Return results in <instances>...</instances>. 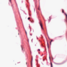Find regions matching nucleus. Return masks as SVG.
<instances>
[{"label": "nucleus", "mask_w": 67, "mask_h": 67, "mask_svg": "<svg viewBox=\"0 0 67 67\" xmlns=\"http://www.w3.org/2000/svg\"><path fill=\"white\" fill-rule=\"evenodd\" d=\"M33 32H34V30H33Z\"/></svg>", "instance_id": "16"}, {"label": "nucleus", "mask_w": 67, "mask_h": 67, "mask_svg": "<svg viewBox=\"0 0 67 67\" xmlns=\"http://www.w3.org/2000/svg\"><path fill=\"white\" fill-rule=\"evenodd\" d=\"M62 13H64V9H62Z\"/></svg>", "instance_id": "8"}, {"label": "nucleus", "mask_w": 67, "mask_h": 67, "mask_svg": "<svg viewBox=\"0 0 67 67\" xmlns=\"http://www.w3.org/2000/svg\"><path fill=\"white\" fill-rule=\"evenodd\" d=\"M33 61V58H32V62H31V66L32 67V61Z\"/></svg>", "instance_id": "3"}, {"label": "nucleus", "mask_w": 67, "mask_h": 67, "mask_svg": "<svg viewBox=\"0 0 67 67\" xmlns=\"http://www.w3.org/2000/svg\"><path fill=\"white\" fill-rule=\"evenodd\" d=\"M64 14L66 16V19H67V14H66V13H65Z\"/></svg>", "instance_id": "2"}, {"label": "nucleus", "mask_w": 67, "mask_h": 67, "mask_svg": "<svg viewBox=\"0 0 67 67\" xmlns=\"http://www.w3.org/2000/svg\"><path fill=\"white\" fill-rule=\"evenodd\" d=\"M22 50H23V49H22Z\"/></svg>", "instance_id": "20"}, {"label": "nucleus", "mask_w": 67, "mask_h": 67, "mask_svg": "<svg viewBox=\"0 0 67 67\" xmlns=\"http://www.w3.org/2000/svg\"><path fill=\"white\" fill-rule=\"evenodd\" d=\"M30 17H29L28 18V20H30Z\"/></svg>", "instance_id": "9"}, {"label": "nucleus", "mask_w": 67, "mask_h": 67, "mask_svg": "<svg viewBox=\"0 0 67 67\" xmlns=\"http://www.w3.org/2000/svg\"><path fill=\"white\" fill-rule=\"evenodd\" d=\"M33 39H32V42L33 41Z\"/></svg>", "instance_id": "14"}, {"label": "nucleus", "mask_w": 67, "mask_h": 67, "mask_svg": "<svg viewBox=\"0 0 67 67\" xmlns=\"http://www.w3.org/2000/svg\"><path fill=\"white\" fill-rule=\"evenodd\" d=\"M11 0H9V1L10 2V3H11Z\"/></svg>", "instance_id": "10"}, {"label": "nucleus", "mask_w": 67, "mask_h": 67, "mask_svg": "<svg viewBox=\"0 0 67 67\" xmlns=\"http://www.w3.org/2000/svg\"><path fill=\"white\" fill-rule=\"evenodd\" d=\"M47 46H48V48H49V47H48V41H47Z\"/></svg>", "instance_id": "5"}, {"label": "nucleus", "mask_w": 67, "mask_h": 67, "mask_svg": "<svg viewBox=\"0 0 67 67\" xmlns=\"http://www.w3.org/2000/svg\"><path fill=\"white\" fill-rule=\"evenodd\" d=\"M26 64H27V63H26Z\"/></svg>", "instance_id": "19"}, {"label": "nucleus", "mask_w": 67, "mask_h": 67, "mask_svg": "<svg viewBox=\"0 0 67 67\" xmlns=\"http://www.w3.org/2000/svg\"><path fill=\"white\" fill-rule=\"evenodd\" d=\"M26 34H27V33H26Z\"/></svg>", "instance_id": "17"}, {"label": "nucleus", "mask_w": 67, "mask_h": 67, "mask_svg": "<svg viewBox=\"0 0 67 67\" xmlns=\"http://www.w3.org/2000/svg\"><path fill=\"white\" fill-rule=\"evenodd\" d=\"M52 59H53V58H52Z\"/></svg>", "instance_id": "18"}, {"label": "nucleus", "mask_w": 67, "mask_h": 67, "mask_svg": "<svg viewBox=\"0 0 67 67\" xmlns=\"http://www.w3.org/2000/svg\"><path fill=\"white\" fill-rule=\"evenodd\" d=\"M49 59L50 60H51V58H50V57H49Z\"/></svg>", "instance_id": "13"}, {"label": "nucleus", "mask_w": 67, "mask_h": 67, "mask_svg": "<svg viewBox=\"0 0 67 67\" xmlns=\"http://www.w3.org/2000/svg\"><path fill=\"white\" fill-rule=\"evenodd\" d=\"M19 63H20V62H19L18 63V64H19Z\"/></svg>", "instance_id": "15"}, {"label": "nucleus", "mask_w": 67, "mask_h": 67, "mask_svg": "<svg viewBox=\"0 0 67 67\" xmlns=\"http://www.w3.org/2000/svg\"><path fill=\"white\" fill-rule=\"evenodd\" d=\"M49 21H51V16L49 17Z\"/></svg>", "instance_id": "4"}, {"label": "nucleus", "mask_w": 67, "mask_h": 67, "mask_svg": "<svg viewBox=\"0 0 67 67\" xmlns=\"http://www.w3.org/2000/svg\"><path fill=\"white\" fill-rule=\"evenodd\" d=\"M38 51H40V49H38Z\"/></svg>", "instance_id": "12"}, {"label": "nucleus", "mask_w": 67, "mask_h": 67, "mask_svg": "<svg viewBox=\"0 0 67 67\" xmlns=\"http://www.w3.org/2000/svg\"><path fill=\"white\" fill-rule=\"evenodd\" d=\"M51 67H53V65L52 64V62H51Z\"/></svg>", "instance_id": "6"}, {"label": "nucleus", "mask_w": 67, "mask_h": 67, "mask_svg": "<svg viewBox=\"0 0 67 67\" xmlns=\"http://www.w3.org/2000/svg\"><path fill=\"white\" fill-rule=\"evenodd\" d=\"M53 40H51V41L50 42V45H51V42H53Z\"/></svg>", "instance_id": "7"}, {"label": "nucleus", "mask_w": 67, "mask_h": 67, "mask_svg": "<svg viewBox=\"0 0 67 67\" xmlns=\"http://www.w3.org/2000/svg\"><path fill=\"white\" fill-rule=\"evenodd\" d=\"M40 25L41 26V28L42 30H43V26L42 25V23H40Z\"/></svg>", "instance_id": "1"}, {"label": "nucleus", "mask_w": 67, "mask_h": 67, "mask_svg": "<svg viewBox=\"0 0 67 67\" xmlns=\"http://www.w3.org/2000/svg\"><path fill=\"white\" fill-rule=\"evenodd\" d=\"M48 36V38H49V39H50V38H49V37Z\"/></svg>", "instance_id": "11"}]
</instances>
